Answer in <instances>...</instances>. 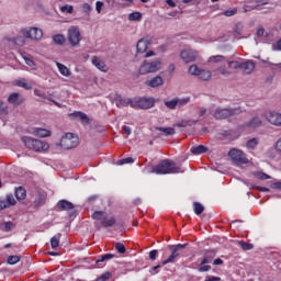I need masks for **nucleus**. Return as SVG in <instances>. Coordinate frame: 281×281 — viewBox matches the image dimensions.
Instances as JSON below:
<instances>
[{"instance_id": "obj_1", "label": "nucleus", "mask_w": 281, "mask_h": 281, "mask_svg": "<svg viewBox=\"0 0 281 281\" xmlns=\"http://www.w3.org/2000/svg\"><path fill=\"white\" fill-rule=\"evenodd\" d=\"M155 175H178L183 172L181 167H177V164L172 160L165 159L161 160L156 167L151 169Z\"/></svg>"}, {"instance_id": "obj_2", "label": "nucleus", "mask_w": 281, "mask_h": 281, "mask_svg": "<svg viewBox=\"0 0 281 281\" xmlns=\"http://www.w3.org/2000/svg\"><path fill=\"white\" fill-rule=\"evenodd\" d=\"M240 113H243V109L240 108H216L213 117H215V120H229L237 117Z\"/></svg>"}, {"instance_id": "obj_3", "label": "nucleus", "mask_w": 281, "mask_h": 281, "mask_svg": "<svg viewBox=\"0 0 281 281\" xmlns=\"http://www.w3.org/2000/svg\"><path fill=\"white\" fill-rule=\"evenodd\" d=\"M22 142L24 146H26L30 150H34L35 153L49 149V144L40 139L32 138L30 136H23Z\"/></svg>"}, {"instance_id": "obj_4", "label": "nucleus", "mask_w": 281, "mask_h": 281, "mask_svg": "<svg viewBox=\"0 0 281 281\" xmlns=\"http://www.w3.org/2000/svg\"><path fill=\"white\" fill-rule=\"evenodd\" d=\"M159 69H161V60L159 59L154 61L145 60L140 65L138 72L140 74V76H146L147 74H155L159 71Z\"/></svg>"}, {"instance_id": "obj_5", "label": "nucleus", "mask_w": 281, "mask_h": 281, "mask_svg": "<svg viewBox=\"0 0 281 281\" xmlns=\"http://www.w3.org/2000/svg\"><path fill=\"white\" fill-rule=\"evenodd\" d=\"M92 218L93 221H100L102 227H113L117 223L115 216H106V213L103 211H95L92 214Z\"/></svg>"}, {"instance_id": "obj_6", "label": "nucleus", "mask_w": 281, "mask_h": 281, "mask_svg": "<svg viewBox=\"0 0 281 281\" xmlns=\"http://www.w3.org/2000/svg\"><path fill=\"white\" fill-rule=\"evenodd\" d=\"M20 34H22L24 38H31V41H41V38H43V31L38 27L22 29Z\"/></svg>"}, {"instance_id": "obj_7", "label": "nucleus", "mask_w": 281, "mask_h": 281, "mask_svg": "<svg viewBox=\"0 0 281 281\" xmlns=\"http://www.w3.org/2000/svg\"><path fill=\"white\" fill-rule=\"evenodd\" d=\"M155 106V99L135 98L132 99V109H153Z\"/></svg>"}, {"instance_id": "obj_8", "label": "nucleus", "mask_w": 281, "mask_h": 281, "mask_svg": "<svg viewBox=\"0 0 281 281\" xmlns=\"http://www.w3.org/2000/svg\"><path fill=\"white\" fill-rule=\"evenodd\" d=\"M60 146L64 147L65 150L76 148V146H78V137H76L74 133H67L64 137H61Z\"/></svg>"}, {"instance_id": "obj_9", "label": "nucleus", "mask_w": 281, "mask_h": 281, "mask_svg": "<svg viewBox=\"0 0 281 281\" xmlns=\"http://www.w3.org/2000/svg\"><path fill=\"white\" fill-rule=\"evenodd\" d=\"M188 244H178L169 246L171 255L168 257L167 260L162 261V266L169 265V262H175V259L179 256V251L181 249H186Z\"/></svg>"}, {"instance_id": "obj_10", "label": "nucleus", "mask_w": 281, "mask_h": 281, "mask_svg": "<svg viewBox=\"0 0 281 281\" xmlns=\"http://www.w3.org/2000/svg\"><path fill=\"white\" fill-rule=\"evenodd\" d=\"M228 157H231V159L236 164H249V159H247L245 153L236 148L229 150Z\"/></svg>"}, {"instance_id": "obj_11", "label": "nucleus", "mask_w": 281, "mask_h": 281, "mask_svg": "<svg viewBox=\"0 0 281 281\" xmlns=\"http://www.w3.org/2000/svg\"><path fill=\"white\" fill-rule=\"evenodd\" d=\"M57 210L59 212H68L69 216H76V205L67 200H60L57 203Z\"/></svg>"}, {"instance_id": "obj_12", "label": "nucleus", "mask_w": 281, "mask_h": 281, "mask_svg": "<svg viewBox=\"0 0 281 281\" xmlns=\"http://www.w3.org/2000/svg\"><path fill=\"white\" fill-rule=\"evenodd\" d=\"M68 42L72 47L80 44V30L78 26H72L68 30Z\"/></svg>"}, {"instance_id": "obj_13", "label": "nucleus", "mask_w": 281, "mask_h": 281, "mask_svg": "<svg viewBox=\"0 0 281 281\" xmlns=\"http://www.w3.org/2000/svg\"><path fill=\"white\" fill-rule=\"evenodd\" d=\"M180 58L183 63H194L199 58V53L193 49H183L180 52Z\"/></svg>"}, {"instance_id": "obj_14", "label": "nucleus", "mask_w": 281, "mask_h": 281, "mask_svg": "<svg viewBox=\"0 0 281 281\" xmlns=\"http://www.w3.org/2000/svg\"><path fill=\"white\" fill-rule=\"evenodd\" d=\"M69 117L71 120H80V122H81V124H83V126L91 124V120H90L89 115H87L85 112L75 111L69 114Z\"/></svg>"}, {"instance_id": "obj_15", "label": "nucleus", "mask_w": 281, "mask_h": 281, "mask_svg": "<svg viewBox=\"0 0 281 281\" xmlns=\"http://www.w3.org/2000/svg\"><path fill=\"white\" fill-rule=\"evenodd\" d=\"M8 102L13 104V106H21L25 102V98L21 97L19 92H13L8 97Z\"/></svg>"}, {"instance_id": "obj_16", "label": "nucleus", "mask_w": 281, "mask_h": 281, "mask_svg": "<svg viewBox=\"0 0 281 281\" xmlns=\"http://www.w3.org/2000/svg\"><path fill=\"white\" fill-rule=\"evenodd\" d=\"M114 102L117 109H123V106H132L133 108V99H124L120 94L114 95Z\"/></svg>"}, {"instance_id": "obj_17", "label": "nucleus", "mask_w": 281, "mask_h": 281, "mask_svg": "<svg viewBox=\"0 0 281 281\" xmlns=\"http://www.w3.org/2000/svg\"><path fill=\"white\" fill-rule=\"evenodd\" d=\"M268 122L274 126H281V114L278 112H269L266 115Z\"/></svg>"}, {"instance_id": "obj_18", "label": "nucleus", "mask_w": 281, "mask_h": 281, "mask_svg": "<svg viewBox=\"0 0 281 281\" xmlns=\"http://www.w3.org/2000/svg\"><path fill=\"white\" fill-rule=\"evenodd\" d=\"M147 87L151 89H157V87H164V78L161 76H156L145 82Z\"/></svg>"}, {"instance_id": "obj_19", "label": "nucleus", "mask_w": 281, "mask_h": 281, "mask_svg": "<svg viewBox=\"0 0 281 281\" xmlns=\"http://www.w3.org/2000/svg\"><path fill=\"white\" fill-rule=\"evenodd\" d=\"M240 69L244 71V74H251L254 69H256V64L254 60L244 61L241 63Z\"/></svg>"}, {"instance_id": "obj_20", "label": "nucleus", "mask_w": 281, "mask_h": 281, "mask_svg": "<svg viewBox=\"0 0 281 281\" xmlns=\"http://www.w3.org/2000/svg\"><path fill=\"white\" fill-rule=\"evenodd\" d=\"M149 45H150V43L148 41L139 40L136 45V49H137L138 54H144V53L148 52Z\"/></svg>"}, {"instance_id": "obj_21", "label": "nucleus", "mask_w": 281, "mask_h": 281, "mask_svg": "<svg viewBox=\"0 0 281 281\" xmlns=\"http://www.w3.org/2000/svg\"><path fill=\"white\" fill-rule=\"evenodd\" d=\"M216 258V251L215 250H207L204 254V257L202 258V265H210L212 260Z\"/></svg>"}, {"instance_id": "obj_22", "label": "nucleus", "mask_w": 281, "mask_h": 281, "mask_svg": "<svg viewBox=\"0 0 281 281\" xmlns=\"http://www.w3.org/2000/svg\"><path fill=\"white\" fill-rule=\"evenodd\" d=\"M92 65H94L97 69H100V71H106V64L98 58V56L92 57Z\"/></svg>"}, {"instance_id": "obj_23", "label": "nucleus", "mask_w": 281, "mask_h": 281, "mask_svg": "<svg viewBox=\"0 0 281 281\" xmlns=\"http://www.w3.org/2000/svg\"><path fill=\"white\" fill-rule=\"evenodd\" d=\"M33 134H35L36 137H49L52 132L46 128L36 127L34 128Z\"/></svg>"}, {"instance_id": "obj_24", "label": "nucleus", "mask_w": 281, "mask_h": 281, "mask_svg": "<svg viewBox=\"0 0 281 281\" xmlns=\"http://www.w3.org/2000/svg\"><path fill=\"white\" fill-rule=\"evenodd\" d=\"M246 126H248V128H259V126H262V121L260 117L255 116L246 124Z\"/></svg>"}, {"instance_id": "obj_25", "label": "nucleus", "mask_w": 281, "mask_h": 281, "mask_svg": "<svg viewBox=\"0 0 281 281\" xmlns=\"http://www.w3.org/2000/svg\"><path fill=\"white\" fill-rule=\"evenodd\" d=\"M198 78H200V80H203L204 82H207V80H211L212 78V71L200 69V72L198 74Z\"/></svg>"}, {"instance_id": "obj_26", "label": "nucleus", "mask_w": 281, "mask_h": 281, "mask_svg": "<svg viewBox=\"0 0 281 281\" xmlns=\"http://www.w3.org/2000/svg\"><path fill=\"white\" fill-rule=\"evenodd\" d=\"M199 120H187L176 123L173 126H177L178 128H186L187 126H194Z\"/></svg>"}, {"instance_id": "obj_27", "label": "nucleus", "mask_w": 281, "mask_h": 281, "mask_svg": "<svg viewBox=\"0 0 281 281\" xmlns=\"http://www.w3.org/2000/svg\"><path fill=\"white\" fill-rule=\"evenodd\" d=\"M192 155H203V153H207V147L203 145L191 147Z\"/></svg>"}, {"instance_id": "obj_28", "label": "nucleus", "mask_w": 281, "mask_h": 281, "mask_svg": "<svg viewBox=\"0 0 281 281\" xmlns=\"http://www.w3.org/2000/svg\"><path fill=\"white\" fill-rule=\"evenodd\" d=\"M25 196H27V191H25L23 187H19L18 189H15V198L18 199V201H23Z\"/></svg>"}, {"instance_id": "obj_29", "label": "nucleus", "mask_w": 281, "mask_h": 281, "mask_svg": "<svg viewBox=\"0 0 281 281\" xmlns=\"http://www.w3.org/2000/svg\"><path fill=\"white\" fill-rule=\"evenodd\" d=\"M248 5L251 7L252 10H258L261 5H267V2L263 0H250Z\"/></svg>"}, {"instance_id": "obj_30", "label": "nucleus", "mask_w": 281, "mask_h": 281, "mask_svg": "<svg viewBox=\"0 0 281 281\" xmlns=\"http://www.w3.org/2000/svg\"><path fill=\"white\" fill-rule=\"evenodd\" d=\"M57 67L59 69V72L61 74V76H65L66 78H69V76H71V71L69 70V68H67V66L57 63Z\"/></svg>"}, {"instance_id": "obj_31", "label": "nucleus", "mask_w": 281, "mask_h": 281, "mask_svg": "<svg viewBox=\"0 0 281 281\" xmlns=\"http://www.w3.org/2000/svg\"><path fill=\"white\" fill-rule=\"evenodd\" d=\"M112 258H115V255H113V254L101 255L99 257V259H97L95 262L100 267V265H102V262H105V260H112Z\"/></svg>"}, {"instance_id": "obj_32", "label": "nucleus", "mask_w": 281, "mask_h": 281, "mask_svg": "<svg viewBox=\"0 0 281 281\" xmlns=\"http://www.w3.org/2000/svg\"><path fill=\"white\" fill-rule=\"evenodd\" d=\"M156 131H160L165 135H175L176 131L175 127H155Z\"/></svg>"}, {"instance_id": "obj_33", "label": "nucleus", "mask_w": 281, "mask_h": 281, "mask_svg": "<svg viewBox=\"0 0 281 281\" xmlns=\"http://www.w3.org/2000/svg\"><path fill=\"white\" fill-rule=\"evenodd\" d=\"M193 210H194V213L199 216L203 214L205 206H203V204H201L200 202H194Z\"/></svg>"}, {"instance_id": "obj_34", "label": "nucleus", "mask_w": 281, "mask_h": 281, "mask_svg": "<svg viewBox=\"0 0 281 281\" xmlns=\"http://www.w3.org/2000/svg\"><path fill=\"white\" fill-rule=\"evenodd\" d=\"M238 245L243 249V251H250V249H254V244H249L245 240H239Z\"/></svg>"}, {"instance_id": "obj_35", "label": "nucleus", "mask_w": 281, "mask_h": 281, "mask_svg": "<svg viewBox=\"0 0 281 281\" xmlns=\"http://www.w3.org/2000/svg\"><path fill=\"white\" fill-rule=\"evenodd\" d=\"M60 236H61L60 234H57L52 237V239H50L52 249H56V247H58V245H60Z\"/></svg>"}, {"instance_id": "obj_36", "label": "nucleus", "mask_w": 281, "mask_h": 281, "mask_svg": "<svg viewBox=\"0 0 281 281\" xmlns=\"http://www.w3.org/2000/svg\"><path fill=\"white\" fill-rule=\"evenodd\" d=\"M0 229L2 232H12L14 229V223L12 222H4L1 226Z\"/></svg>"}, {"instance_id": "obj_37", "label": "nucleus", "mask_w": 281, "mask_h": 281, "mask_svg": "<svg viewBox=\"0 0 281 281\" xmlns=\"http://www.w3.org/2000/svg\"><path fill=\"white\" fill-rule=\"evenodd\" d=\"M53 41L56 45H65V41H67V38H65V35L63 34H57L53 37Z\"/></svg>"}, {"instance_id": "obj_38", "label": "nucleus", "mask_w": 281, "mask_h": 281, "mask_svg": "<svg viewBox=\"0 0 281 281\" xmlns=\"http://www.w3.org/2000/svg\"><path fill=\"white\" fill-rule=\"evenodd\" d=\"M34 205H35L36 207H41V205H45V195L38 193L37 199L34 200Z\"/></svg>"}, {"instance_id": "obj_39", "label": "nucleus", "mask_w": 281, "mask_h": 281, "mask_svg": "<svg viewBox=\"0 0 281 281\" xmlns=\"http://www.w3.org/2000/svg\"><path fill=\"white\" fill-rule=\"evenodd\" d=\"M223 60H225V56L223 55H215V56H211L207 60V63H223Z\"/></svg>"}, {"instance_id": "obj_40", "label": "nucleus", "mask_w": 281, "mask_h": 281, "mask_svg": "<svg viewBox=\"0 0 281 281\" xmlns=\"http://www.w3.org/2000/svg\"><path fill=\"white\" fill-rule=\"evenodd\" d=\"M128 21H142V13L137 11L130 13Z\"/></svg>"}, {"instance_id": "obj_41", "label": "nucleus", "mask_w": 281, "mask_h": 281, "mask_svg": "<svg viewBox=\"0 0 281 281\" xmlns=\"http://www.w3.org/2000/svg\"><path fill=\"white\" fill-rule=\"evenodd\" d=\"M256 146H258V138H251L246 143V148H250L251 150H254Z\"/></svg>"}, {"instance_id": "obj_42", "label": "nucleus", "mask_w": 281, "mask_h": 281, "mask_svg": "<svg viewBox=\"0 0 281 281\" xmlns=\"http://www.w3.org/2000/svg\"><path fill=\"white\" fill-rule=\"evenodd\" d=\"M211 269H212V266H209L207 263L203 265V261H201L200 267L198 268V271H200V273H205Z\"/></svg>"}, {"instance_id": "obj_43", "label": "nucleus", "mask_w": 281, "mask_h": 281, "mask_svg": "<svg viewBox=\"0 0 281 281\" xmlns=\"http://www.w3.org/2000/svg\"><path fill=\"white\" fill-rule=\"evenodd\" d=\"M15 45H19L20 47H23V45H25V36H21L18 35L14 40H13Z\"/></svg>"}, {"instance_id": "obj_44", "label": "nucleus", "mask_w": 281, "mask_h": 281, "mask_svg": "<svg viewBox=\"0 0 281 281\" xmlns=\"http://www.w3.org/2000/svg\"><path fill=\"white\" fill-rule=\"evenodd\" d=\"M200 71H201V68H199V66L196 65H191L189 67V74H191V76H199Z\"/></svg>"}, {"instance_id": "obj_45", "label": "nucleus", "mask_w": 281, "mask_h": 281, "mask_svg": "<svg viewBox=\"0 0 281 281\" xmlns=\"http://www.w3.org/2000/svg\"><path fill=\"white\" fill-rule=\"evenodd\" d=\"M81 8H82V13L86 14V16L91 15V10H92L91 4L83 3Z\"/></svg>"}, {"instance_id": "obj_46", "label": "nucleus", "mask_w": 281, "mask_h": 281, "mask_svg": "<svg viewBox=\"0 0 281 281\" xmlns=\"http://www.w3.org/2000/svg\"><path fill=\"white\" fill-rule=\"evenodd\" d=\"M20 260H21V257L14 255V256H9L7 262L8 265H16V262H19Z\"/></svg>"}, {"instance_id": "obj_47", "label": "nucleus", "mask_w": 281, "mask_h": 281, "mask_svg": "<svg viewBox=\"0 0 281 281\" xmlns=\"http://www.w3.org/2000/svg\"><path fill=\"white\" fill-rule=\"evenodd\" d=\"M60 11L66 12V14H74V5H69V4L63 5L60 7Z\"/></svg>"}, {"instance_id": "obj_48", "label": "nucleus", "mask_w": 281, "mask_h": 281, "mask_svg": "<svg viewBox=\"0 0 281 281\" xmlns=\"http://www.w3.org/2000/svg\"><path fill=\"white\" fill-rule=\"evenodd\" d=\"M135 159H133L132 157H127V158H123L121 160H117V166H124V164H134Z\"/></svg>"}, {"instance_id": "obj_49", "label": "nucleus", "mask_w": 281, "mask_h": 281, "mask_svg": "<svg viewBox=\"0 0 281 281\" xmlns=\"http://www.w3.org/2000/svg\"><path fill=\"white\" fill-rule=\"evenodd\" d=\"M112 277H113V273H111V272H104V273L101 274L95 281H106V280H111Z\"/></svg>"}, {"instance_id": "obj_50", "label": "nucleus", "mask_w": 281, "mask_h": 281, "mask_svg": "<svg viewBox=\"0 0 281 281\" xmlns=\"http://www.w3.org/2000/svg\"><path fill=\"white\" fill-rule=\"evenodd\" d=\"M114 247L119 254H126V246L124 244L116 243Z\"/></svg>"}, {"instance_id": "obj_51", "label": "nucleus", "mask_w": 281, "mask_h": 281, "mask_svg": "<svg viewBox=\"0 0 281 281\" xmlns=\"http://www.w3.org/2000/svg\"><path fill=\"white\" fill-rule=\"evenodd\" d=\"M223 14H224V16H234V15L238 14V9L237 8L228 9V10L224 11Z\"/></svg>"}, {"instance_id": "obj_52", "label": "nucleus", "mask_w": 281, "mask_h": 281, "mask_svg": "<svg viewBox=\"0 0 281 281\" xmlns=\"http://www.w3.org/2000/svg\"><path fill=\"white\" fill-rule=\"evenodd\" d=\"M165 105L167 109L175 110L177 109V99H173L171 101H165Z\"/></svg>"}, {"instance_id": "obj_53", "label": "nucleus", "mask_w": 281, "mask_h": 281, "mask_svg": "<svg viewBox=\"0 0 281 281\" xmlns=\"http://www.w3.org/2000/svg\"><path fill=\"white\" fill-rule=\"evenodd\" d=\"M228 67H229V69H240L241 63L232 60V61H228Z\"/></svg>"}, {"instance_id": "obj_54", "label": "nucleus", "mask_w": 281, "mask_h": 281, "mask_svg": "<svg viewBox=\"0 0 281 281\" xmlns=\"http://www.w3.org/2000/svg\"><path fill=\"white\" fill-rule=\"evenodd\" d=\"M255 177H257V179H260L261 181H267V179H271V176L265 172H257L255 173Z\"/></svg>"}, {"instance_id": "obj_55", "label": "nucleus", "mask_w": 281, "mask_h": 281, "mask_svg": "<svg viewBox=\"0 0 281 281\" xmlns=\"http://www.w3.org/2000/svg\"><path fill=\"white\" fill-rule=\"evenodd\" d=\"M177 106H186L188 102H190V98H184V99H176Z\"/></svg>"}, {"instance_id": "obj_56", "label": "nucleus", "mask_w": 281, "mask_h": 281, "mask_svg": "<svg viewBox=\"0 0 281 281\" xmlns=\"http://www.w3.org/2000/svg\"><path fill=\"white\" fill-rule=\"evenodd\" d=\"M16 86L21 87L22 89H26L27 91H30V89H32V86H30V83H26L25 81H16Z\"/></svg>"}, {"instance_id": "obj_57", "label": "nucleus", "mask_w": 281, "mask_h": 281, "mask_svg": "<svg viewBox=\"0 0 281 281\" xmlns=\"http://www.w3.org/2000/svg\"><path fill=\"white\" fill-rule=\"evenodd\" d=\"M7 205L10 207V205H16V200L13 195H7Z\"/></svg>"}, {"instance_id": "obj_58", "label": "nucleus", "mask_w": 281, "mask_h": 281, "mask_svg": "<svg viewBox=\"0 0 281 281\" xmlns=\"http://www.w3.org/2000/svg\"><path fill=\"white\" fill-rule=\"evenodd\" d=\"M217 71L222 75V76H229L232 72H229L227 70V68H225V66H222L217 69Z\"/></svg>"}, {"instance_id": "obj_59", "label": "nucleus", "mask_w": 281, "mask_h": 281, "mask_svg": "<svg viewBox=\"0 0 281 281\" xmlns=\"http://www.w3.org/2000/svg\"><path fill=\"white\" fill-rule=\"evenodd\" d=\"M34 94L37 95V98H43L44 100L47 99V94H45V92L38 90V89H35L34 90Z\"/></svg>"}, {"instance_id": "obj_60", "label": "nucleus", "mask_w": 281, "mask_h": 281, "mask_svg": "<svg viewBox=\"0 0 281 281\" xmlns=\"http://www.w3.org/2000/svg\"><path fill=\"white\" fill-rule=\"evenodd\" d=\"M199 115H200V119H199V120H203V119H201V117H205V115H207V109H205V108H200V113H199Z\"/></svg>"}, {"instance_id": "obj_61", "label": "nucleus", "mask_w": 281, "mask_h": 281, "mask_svg": "<svg viewBox=\"0 0 281 281\" xmlns=\"http://www.w3.org/2000/svg\"><path fill=\"white\" fill-rule=\"evenodd\" d=\"M104 3L97 1L95 3V8H97V12L100 14V12H102V8H103Z\"/></svg>"}, {"instance_id": "obj_62", "label": "nucleus", "mask_w": 281, "mask_h": 281, "mask_svg": "<svg viewBox=\"0 0 281 281\" xmlns=\"http://www.w3.org/2000/svg\"><path fill=\"white\" fill-rule=\"evenodd\" d=\"M157 254H158L157 250H151V251L149 252V258H150L151 260H157Z\"/></svg>"}, {"instance_id": "obj_63", "label": "nucleus", "mask_w": 281, "mask_h": 281, "mask_svg": "<svg viewBox=\"0 0 281 281\" xmlns=\"http://www.w3.org/2000/svg\"><path fill=\"white\" fill-rule=\"evenodd\" d=\"M271 188H273V190H281V181L272 183Z\"/></svg>"}, {"instance_id": "obj_64", "label": "nucleus", "mask_w": 281, "mask_h": 281, "mask_svg": "<svg viewBox=\"0 0 281 281\" xmlns=\"http://www.w3.org/2000/svg\"><path fill=\"white\" fill-rule=\"evenodd\" d=\"M205 281H221V278L211 276V277H207Z\"/></svg>"}]
</instances>
